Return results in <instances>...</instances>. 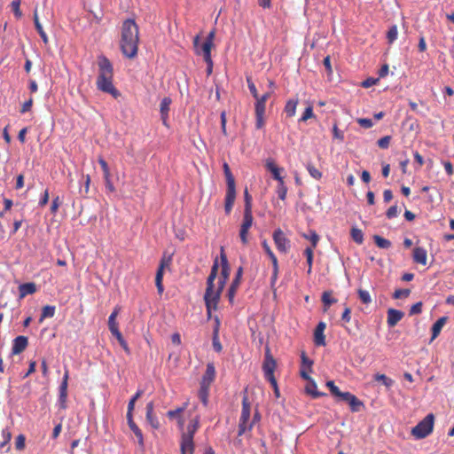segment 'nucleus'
<instances>
[{
    "mask_svg": "<svg viewBox=\"0 0 454 454\" xmlns=\"http://www.w3.org/2000/svg\"><path fill=\"white\" fill-rule=\"evenodd\" d=\"M351 319V309L348 307H345L344 311L341 315V320L345 323L350 322Z\"/></svg>",
    "mask_w": 454,
    "mask_h": 454,
    "instance_id": "64",
    "label": "nucleus"
},
{
    "mask_svg": "<svg viewBox=\"0 0 454 454\" xmlns=\"http://www.w3.org/2000/svg\"><path fill=\"white\" fill-rule=\"evenodd\" d=\"M265 168L272 175V177L277 181L284 180L282 173L284 172L283 168H279L272 159H267L265 162Z\"/></svg>",
    "mask_w": 454,
    "mask_h": 454,
    "instance_id": "11",
    "label": "nucleus"
},
{
    "mask_svg": "<svg viewBox=\"0 0 454 454\" xmlns=\"http://www.w3.org/2000/svg\"><path fill=\"white\" fill-rule=\"evenodd\" d=\"M277 249L283 254H286L290 249V240L286 237L281 229L274 231L272 235Z\"/></svg>",
    "mask_w": 454,
    "mask_h": 454,
    "instance_id": "7",
    "label": "nucleus"
},
{
    "mask_svg": "<svg viewBox=\"0 0 454 454\" xmlns=\"http://www.w3.org/2000/svg\"><path fill=\"white\" fill-rule=\"evenodd\" d=\"M208 388H209V387H205V386L200 385V388L199 391L200 399L204 403V405H207V403Z\"/></svg>",
    "mask_w": 454,
    "mask_h": 454,
    "instance_id": "47",
    "label": "nucleus"
},
{
    "mask_svg": "<svg viewBox=\"0 0 454 454\" xmlns=\"http://www.w3.org/2000/svg\"><path fill=\"white\" fill-rule=\"evenodd\" d=\"M403 312L395 309L387 310V323L389 327H394L403 317Z\"/></svg>",
    "mask_w": 454,
    "mask_h": 454,
    "instance_id": "20",
    "label": "nucleus"
},
{
    "mask_svg": "<svg viewBox=\"0 0 454 454\" xmlns=\"http://www.w3.org/2000/svg\"><path fill=\"white\" fill-rule=\"evenodd\" d=\"M421 310H422V302L419 301L411 307L410 315L419 314V313H421Z\"/></svg>",
    "mask_w": 454,
    "mask_h": 454,
    "instance_id": "61",
    "label": "nucleus"
},
{
    "mask_svg": "<svg viewBox=\"0 0 454 454\" xmlns=\"http://www.w3.org/2000/svg\"><path fill=\"white\" fill-rule=\"evenodd\" d=\"M247 86H248L249 91L252 94V96L254 98H258L259 94H258L257 89H256L254 83L253 82V81L251 80V78H247Z\"/></svg>",
    "mask_w": 454,
    "mask_h": 454,
    "instance_id": "58",
    "label": "nucleus"
},
{
    "mask_svg": "<svg viewBox=\"0 0 454 454\" xmlns=\"http://www.w3.org/2000/svg\"><path fill=\"white\" fill-rule=\"evenodd\" d=\"M326 386L327 387L329 388L330 392L332 393V395H333L334 396H337L338 395L340 394V390L339 389V387L334 384V382L333 380H329L327 381L326 383Z\"/></svg>",
    "mask_w": 454,
    "mask_h": 454,
    "instance_id": "60",
    "label": "nucleus"
},
{
    "mask_svg": "<svg viewBox=\"0 0 454 454\" xmlns=\"http://www.w3.org/2000/svg\"><path fill=\"white\" fill-rule=\"evenodd\" d=\"M154 404L153 402H150L146 404V419L149 424L155 429L159 428L160 424L153 413Z\"/></svg>",
    "mask_w": 454,
    "mask_h": 454,
    "instance_id": "22",
    "label": "nucleus"
},
{
    "mask_svg": "<svg viewBox=\"0 0 454 454\" xmlns=\"http://www.w3.org/2000/svg\"><path fill=\"white\" fill-rule=\"evenodd\" d=\"M255 112V127L261 129L264 126V114L265 111L254 110Z\"/></svg>",
    "mask_w": 454,
    "mask_h": 454,
    "instance_id": "41",
    "label": "nucleus"
},
{
    "mask_svg": "<svg viewBox=\"0 0 454 454\" xmlns=\"http://www.w3.org/2000/svg\"><path fill=\"white\" fill-rule=\"evenodd\" d=\"M55 315V307L51 305H46L42 309V314L39 318V323H42L47 317H52Z\"/></svg>",
    "mask_w": 454,
    "mask_h": 454,
    "instance_id": "27",
    "label": "nucleus"
},
{
    "mask_svg": "<svg viewBox=\"0 0 454 454\" xmlns=\"http://www.w3.org/2000/svg\"><path fill=\"white\" fill-rule=\"evenodd\" d=\"M357 123L364 128V129H370L373 126V122L371 119H368V118H359L357 119Z\"/></svg>",
    "mask_w": 454,
    "mask_h": 454,
    "instance_id": "56",
    "label": "nucleus"
},
{
    "mask_svg": "<svg viewBox=\"0 0 454 454\" xmlns=\"http://www.w3.org/2000/svg\"><path fill=\"white\" fill-rule=\"evenodd\" d=\"M306 392L315 398L322 395V393L317 390V384L312 379L308 381Z\"/></svg>",
    "mask_w": 454,
    "mask_h": 454,
    "instance_id": "29",
    "label": "nucleus"
},
{
    "mask_svg": "<svg viewBox=\"0 0 454 454\" xmlns=\"http://www.w3.org/2000/svg\"><path fill=\"white\" fill-rule=\"evenodd\" d=\"M200 35H196L193 39V46L197 54L203 55L205 62H211V49L212 44L209 43L204 42L201 47H199Z\"/></svg>",
    "mask_w": 454,
    "mask_h": 454,
    "instance_id": "10",
    "label": "nucleus"
},
{
    "mask_svg": "<svg viewBox=\"0 0 454 454\" xmlns=\"http://www.w3.org/2000/svg\"><path fill=\"white\" fill-rule=\"evenodd\" d=\"M199 428V419L196 417L192 419L187 426V431L182 434V436L190 435L193 439L196 431Z\"/></svg>",
    "mask_w": 454,
    "mask_h": 454,
    "instance_id": "24",
    "label": "nucleus"
},
{
    "mask_svg": "<svg viewBox=\"0 0 454 454\" xmlns=\"http://www.w3.org/2000/svg\"><path fill=\"white\" fill-rule=\"evenodd\" d=\"M434 416L433 413L427 414L411 429V434L416 439H423L428 436L434 429Z\"/></svg>",
    "mask_w": 454,
    "mask_h": 454,
    "instance_id": "5",
    "label": "nucleus"
},
{
    "mask_svg": "<svg viewBox=\"0 0 454 454\" xmlns=\"http://www.w3.org/2000/svg\"><path fill=\"white\" fill-rule=\"evenodd\" d=\"M221 258V275L217 281V287L215 289L214 281L217 276L218 272V261L215 260L214 264L211 268L210 274L207 280V289L204 295V300L206 303V307L208 314H210L212 309H216L217 303L220 299L221 293L229 278L231 268L228 262L227 256L224 253V249L222 247L220 252Z\"/></svg>",
    "mask_w": 454,
    "mask_h": 454,
    "instance_id": "1",
    "label": "nucleus"
},
{
    "mask_svg": "<svg viewBox=\"0 0 454 454\" xmlns=\"http://www.w3.org/2000/svg\"><path fill=\"white\" fill-rule=\"evenodd\" d=\"M307 170L308 172L309 173V175L317 179V180H319L321 177H322V173L321 171H319L313 164L311 163H309L307 165Z\"/></svg>",
    "mask_w": 454,
    "mask_h": 454,
    "instance_id": "45",
    "label": "nucleus"
},
{
    "mask_svg": "<svg viewBox=\"0 0 454 454\" xmlns=\"http://www.w3.org/2000/svg\"><path fill=\"white\" fill-rule=\"evenodd\" d=\"M36 292V286L33 282L21 284L19 286V298L23 299L28 294H33Z\"/></svg>",
    "mask_w": 454,
    "mask_h": 454,
    "instance_id": "21",
    "label": "nucleus"
},
{
    "mask_svg": "<svg viewBox=\"0 0 454 454\" xmlns=\"http://www.w3.org/2000/svg\"><path fill=\"white\" fill-rule=\"evenodd\" d=\"M215 369L213 363H208L207 364L206 372L202 377L200 385L205 387H210L211 383L215 380Z\"/></svg>",
    "mask_w": 454,
    "mask_h": 454,
    "instance_id": "14",
    "label": "nucleus"
},
{
    "mask_svg": "<svg viewBox=\"0 0 454 454\" xmlns=\"http://www.w3.org/2000/svg\"><path fill=\"white\" fill-rule=\"evenodd\" d=\"M322 301H323V303L325 305V310H327V309L333 303H335L337 301H336V299L332 298V293L330 291H325V292L323 293Z\"/></svg>",
    "mask_w": 454,
    "mask_h": 454,
    "instance_id": "34",
    "label": "nucleus"
},
{
    "mask_svg": "<svg viewBox=\"0 0 454 454\" xmlns=\"http://www.w3.org/2000/svg\"><path fill=\"white\" fill-rule=\"evenodd\" d=\"M398 214H399V209L396 205L391 206L386 213L387 217L389 219L396 217L398 215Z\"/></svg>",
    "mask_w": 454,
    "mask_h": 454,
    "instance_id": "59",
    "label": "nucleus"
},
{
    "mask_svg": "<svg viewBox=\"0 0 454 454\" xmlns=\"http://www.w3.org/2000/svg\"><path fill=\"white\" fill-rule=\"evenodd\" d=\"M104 180H105L106 190L109 192H115V188H114L112 181H111V175L107 176V177L104 176Z\"/></svg>",
    "mask_w": 454,
    "mask_h": 454,
    "instance_id": "63",
    "label": "nucleus"
},
{
    "mask_svg": "<svg viewBox=\"0 0 454 454\" xmlns=\"http://www.w3.org/2000/svg\"><path fill=\"white\" fill-rule=\"evenodd\" d=\"M251 414V405L248 401L247 395L242 398V410L239 423V435H242L247 431H250L253 427V423H248Z\"/></svg>",
    "mask_w": 454,
    "mask_h": 454,
    "instance_id": "6",
    "label": "nucleus"
},
{
    "mask_svg": "<svg viewBox=\"0 0 454 454\" xmlns=\"http://www.w3.org/2000/svg\"><path fill=\"white\" fill-rule=\"evenodd\" d=\"M224 176L226 178L227 189L225 194V203H224V210L227 215H229L233 207L235 199H236V184L235 178L231 171V168L227 162H224L223 165Z\"/></svg>",
    "mask_w": 454,
    "mask_h": 454,
    "instance_id": "4",
    "label": "nucleus"
},
{
    "mask_svg": "<svg viewBox=\"0 0 454 454\" xmlns=\"http://www.w3.org/2000/svg\"><path fill=\"white\" fill-rule=\"evenodd\" d=\"M315 248L313 247H306L305 250H304V255L306 256V259H307V263H308V273L309 274L311 272V270H312V263H313V251H314Z\"/></svg>",
    "mask_w": 454,
    "mask_h": 454,
    "instance_id": "39",
    "label": "nucleus"
},
{
    "mask_svg": "<svg viewBox=\"0 0 454 454\" xmlns=\"http://www.w3.org/2000/svg\"><path fill=\"white\" fill-rule=\"evenodd\" d=\"M98 75L97 78V88L117 98L121 94L114 85V68L110 60L104 55L98 57Z\"/></svg>",
    "mask_w": 454,
    "mask_h": 454,
    "instance_id": "3",
    "label": "nucleus"
},
{
    "mask_svg": "<svg viewBox=\"0 0 454 454\" xmlns=\"http://www.w3.org/2000/svg\"><path fill=\"white\" fill-rule=\"evenodd\" d=\"M374 378H375V380L381 381L387 387H390L393 384V380L391 379H389L388 377H387L385 374L378 373L374 376Z\"/></svg>",
    "mask_w": 454,
    "mask_h": 454,
    "instance_id": "50",
    "label": "nucleus"
},
{
    "mask_svg": "<svg viewBox=\"0 0 454 454\" xmlns=\"http://www.w3.org/2000/svg\"><path fill=\"white\" fill-rule=\"evenodd\" d=\"M32 106H33V98H30L28 100H27L23 103L22 107L20 109V113L25 114V113L30 111Z\"/></svg>",
    "mask_w": 454,
    "mask_h": 454,
    "instance_id": "62",
    "label": "nucleus"
},
{
    "mask_svg": "<svg viewBox=\"0 0 454 454\" xmlns=\"http://www.w3.org/2000/svg\"><path fill=\"white\" fill-rule=\"evenodd\" d=\"M269 258L270 259V261L272 262V267H273V272L271 275V282L275 283L276 280L278 279V259L274 254L271 255H269Z\"/></svg>",
    "mask_w": 454,
    "mask_h": 454,
    "instance_id": "33",
    "label": "nucleus"
},
{
    "mask_svg": "<svg viewBox=\"0 0 454 454\" xmlns=\"http://www.w3.org/2000/svg\"><path fill=\"white\" fill-rule=\"evenodd\" d=\"M13 205V202L12 200L4 198V208L0 209V218H3L5 215V213L9 210H11L12 207Z\"/></svg>",
    "mask_w": 454,
    "mask_h": 454,
    "instance_id": "49",
    "label": "nucleus"
},
{
    "mask_svg": "<svg viewBox=\"0 0 454 454\" xmlns=\"http://www.w3.org/2000/svg\"><path fill=\"white\" fill-rule=\"evenodd\" d=\"M139 42V29L134 20H126L121 26L120 48L122 54L128 59H134L137 55Z\"/></svg>",
    "mask_w": 454,
    "mask_h": 454,
    "instance_id": "2",
    "label": "nucleus"
},
{
    "mask_svg": "<svg viewBox=\"0 0 454 454\" xmlns=\"http://www.w3.org/2000/svg\"><path fill=\"white\" fill-rule=\"evenodd\" d=\"M187 407V403H184V405L180 408H177L176 410H170L167 412V416L170 419H177L178 417H181L182 416V413L184 411V410L186 409Z\"/></svg>",
    "mask_w": 454,
    "mask_h": 454,
    "instance_id": "36",
    "label": "nucleus"
},
{
    "mask_svg": "<svg viewBox=\"0 0 454 454\" xmlns=\"http://www.w3.org/2000/svg\"><path fill=\"white\" fill-rule=\"evenodd\" d=\"M244 199H245V209L244 211H252V197L248 193L247 189L244 192Z\"/></svg>",
    "mask_w": 454,
    "mask_h": 454,
    "instance_id": "51",
    "label": "nucleus"
},
{
    "mask_svg": "<svg viewBox=\"0 0 454 454\" xmlns=\"http://www.w3.org/2000/svg\"><path fill=\"white\" fill-rule=\"evenodd\" d=\"M298 99H289L285 106V113L287 117L295 115Z\"/></svg>",
    "mask_w": 454,
    "mask_h": 454,
    "instance_id": "25",
    "label": "nucleus"
},
{
    "mask_svg": "<svg viewBox=\"0 0 454 454\" xmlns=\"http://www.w3.org/2000/svg\"><path fill=\"white\" fill-rule=\"evenodd\" d=\"M98 163L101 166V168H102L103 173H104V176L107 177V176H110L111 173H110V169H109V167L107 165V162L102 157L98 158Z\"/></svg>",
    "mask_w": 454,
    "mask_h": 454,
    "instance_id": "57",
    "label": "nucleus"
},
{
    "mask_svg": "<svg viewBox=\"0 0 454 454\" xmlns=\"http://www.w3.org/2000/svg\"><path fill=\"white\" fill-rule=\"evenodd\" d=\"M410 294V289H396L393 294V298L401 299L403 297H408Z\"/></svg>",
    "mask_w": 454,
    "mask_h": 454,
    "instance_id": "52",
    "label": "nucleus"
},
{
    "mask_svg": "<svg viewBox=\"0 0 454 454\" xmlns=\"http://www.w3.org/2000/svg\"><path fill=\"white\" fill-rule=\"evenodd\" d=\"M195 445L193 439L188 436H181L180 450L181 454H194Z\"/></svg>",
    "mask_w": 454,
    "mask_h": 454,
    "instance_id": "16",
    "label": "nucleus"
},
{
    "mask_svg": "<svg viewBox=\"0 0 454 454\" xmlns=\"http://www.w3.org/2000/svg\"><path fill=\"white\" fill-rule=\"evenodd\" d=\"M171 103V98L169 97H165L164 98H162L160 105V117L165 126L168 125V112L170 109Z\"/></svg>",
    "mask_w": 454,
    "mask_h": 454,
    "instance_id": "19",
    "label": "nucleus"
},
{
    "mask_svg": "<svg viewBox=\"0 0 454 454\" xmlns=\"http://www.w3.org/2000/svg\"><path fill=\"white\" fill-rule=\"evenodd\" d=\"M413 262L425 266L427 262V252L424 247H417L412 252Z\"/></svg>",
    "mask_w": 454,
    "mask_h": 454,
    "instance_id": "18",
    "label": "nucleus"
},
{
    "mask_svg": "<svg viewBox=\"0 0 454 454\" xmlns=\"http://www.w3.org/2000/svg\"><path fill=\"white\" fill-rule=\"evenodd\" d=\"M69 372L65 370L62 381L59 387V406L62 410H66L67 401V387H68Z\"/></svg>",
    "mask_w": 454,
    "mask_h": 454,
    "instance_id": "8",
    "label": "nucleus"
},
{
    "mask_svg": "<svg viewBox=\"0 0 454 454\" xmlns=\"http://www.w3.org/2000/svg\"><path fill=\"white\" fill-rule=\"evenodd\" d=\"M270 97V92L264 93L261 97L258 96V98H255L256 102L254 104V110L265 111L266 102Z\"/></svg>",
    "mask_w": 454,
    "mask_h": 454,
    "instance_id": "26",
    "label": "nucleus"
},
{
    "mask_svg": "<svg viewBox=\"0 0 454 454\" xmlns=\"http://www.w3.org/2000/svg\"><path fill=\"white\" fill-rule=\"evenodd\" d=\"M373 239L376 246L380 248L388 249L391 247V242L381 236L374 235Z\"/></svg>",
    "mask_w": 454,
    "mask_h": 454,
    "instance_id": "30",
    "label": "nucleus"
},
{
    "mask_svg": "<svg viewBox=\"0 0 454 454\" xmlns=\"http://www.w3.org/2000/svg\"><path fill=\"white\" fill-rule=\"evenodd\" d=\"M254 217L252 211H244V217L241 226L250 229L253 224Z\"/></svg>",
    "mask_w": 454,
    "mask_h": 454,
    "instance_id": "40",
    "label": "nucleus"
},
{
    "mask_svg": "<svg viewBox=\"0 0 454 454\" xmlns=\"http://www.w3.org/2000/svg\"><path fill=\"white\" fill-rule=\"evenodd\" d=\"M243 274L242 267H239L236 272L235 278L232 280V283L228 290V298L231 302L233 301L236 291L240 284V279Z\"/></svg>",
    "mask_w": 454,
    "mask_h": 454,
    "instance_id": "15",
    "label": "nucleus"
},
{
    "mask_svg": "<svg viewBox=\"0 0 454 454\" xmlns=\"http://www.w3.org/2000/svg\"><path fill=\"white\" fill-rule=\"evenodd\" d=\"M249 229L240 226L239 231V238L243 245H247L248 243L247 234H248Z\"/></svg>",
    "mask_w": 454,
    "mask_h": 454,
    "instance_id": "55",
    "label": "nucleus"
},
{
    "mask_svg": "<svg viewBox=\"0 0 454 454\" xmlns=\"http://www.w3.org/2000/svg\"><path fill=\"white\" fill-rule=\"evenodd\" d=\"M129 428L136 435L139 446L143 449L145 447L144 443V436L142 431L139 429V427L137 426V424L130 425Z\"/></svg>",
    "mask_w": 454,
    "mask_h": 454,
    "instance_id": "32",
    "label": "nucleus"
},
{
    "mask_svg": "<svg viewBox=\"0 0 454 454\" xmlns=\"http://www.w3.org/2000/svg\"><path fill=\"white\" fill-rule=\"evenodd\" d=\"M28 344V340L25 336H18L13 340L12 353L19 355L23 352Z\"/></svg>",
    "mask_w": 454,
    "mask_h": 454,
    "instance_id": "17",
    "label": "nucleus"
},
{
    "mask_svg": "<svg viewBox=\"0 0 454 454\" xmlns=\"http://www.w3.org/2000/svg\"><path fill=\"white\" fill-rule=\"evenodd\" d=\"M2 437L3 441L0 442V449H3L4 446H6L12 440V433L9 428H4L2 430Z\"/></svg>",
    "mask_w": 454,
    "mask_h": 454,
    "instance_id": "42",
    "label": "nucleus"
},
{
    "mask_svg": "<svg viewBox=\"0 0 454 454\" xmlns=\"http://www.w3.org/2000/svg\"><path fill=\"white\" fill-rule=\"evenodd\" d=\"M302 237L310 241L311 246L309 247H317L319 241V236L315 231H310L309 234H303Z\"/></svg>",
    "mask_w": 454,
    "mask_h": 454,
    "instance_id": "37",
    "label": "nucleus"
},
{
    "mask_svg": "<svg viewBox=\"0 0 454 454\" xmlns=\"http://www.w3.org/2000/svg\"><path fill=\"white\" fill-rule=\"evenodd\" d=\"M326 325L325 322H319L314 331V342L316 346H325V336L324 334Z\"/></svg>",
    "mask_w": 454,
    "mask_h": 454,
    "instance_id": "12",
    "label": "nucleus"
},
{
    "mask_svg": "<svg viewBox=\"0 0 454 454\" xmlns=\"http://www.w3.org/2000/svg\"><path fill=\"white\" fill-rule=\"evenodd\" d=\"M398 35V29L396 25H393L389 27L387 33V39L388 43H393Z\"/></svg>",
    "mask_w": 454,
    "mask_h": 454,
    "instance_id": "38",
    "label": "nucleus"
},
{
    "mask_svg": "<svg viewBox=\"0 0 454 454\" xmlns=\"http://www.w3.org/2000/svg\"><path fill=\"white\" fill-rule=\"evenodd\" d=\"M20 0H13L11 4L12 12L17 19H20L22 17V12L20 11Z\"/></svg>",
    "mask_w": 454,
    "mask_h": 454,
    "instance_id": "46",
    "label": "nucleus"
},
{
    "mask_svg": "<svg viewBox=\"0 0 454 454\" xmlns=\"http://www.w3.org/2000/svg\"><path fill=\"white\" fill-rule=\"evenodd\" d=\"M348 403L349 404L351 411L354 412L359 411L364 406V403L356 395H353Z\"/></svg>",
    "mask_w": 454,
    "mask_h": 454,
    "instance_id": "35",
    "label": "nucleus"
},
{
    "mask_svg": "<svg viewBox=\"0 0 454 454\" xmlns=\"http://www.w3.org/2000/svg\"><path fill=\"white\" fill-rule=\"evenodd\" d=\"M26 437L24 434H19L15 440V448L18 450H22L25 448Z\"/></svg>",
    "mask_w": 454,
    "mask_h": 454,
    "instance_id": "53",
    "label": "nucleus"
},
{
    "mask_svg": "<svg viewBox=\"0 0 454 454\" xmlns=\"http://www.w3.org/2000/svg\"><path fill=\"white\" fill-rule=\"evenodd\" d=\"M358 297L364 304H369L372 302V298L368 291L364 289L357 290Z\"/></svg>",
    "mask_w": 454,
    "mask_h": 454,
    "instance_id": "43",
    "label": "nucleus"
},
{
    "mask_svg": "<svg viewBox=\"0 0 454 454\" xmlns=\"http://www.w3.org/2000/svg\"><path fill=\"white\" fill-rule=\"evenodd\" d=\"M276 192L281 200H285L286 199L287 187L284 180L278 182Z\"/></svg>",
    "mask_w": 454,
    "mask_h": 454,
    "instance_id": "28",
    "label": "nucleus"
},
{
    "mask_svg": "<svg viewBox=\"0 0 454 454\" xmlns=\"http://www.w3.org/2000/svg\"><path fill=\"white\" fill-rule=\"evenodd\" d=\"M447 321L446 317H440L432 326V340L435 339L441 333Z\"/></svg>",
    "mask_w": 454,
    "mask_h": 454,
    "instance_id": "23",
    "label": "nucleus"
},
{
    "mask_svg": "<svg viewBox=\"0 0 454 454\" xmlns=\"http://www.w3.org/2000/svg\"><path fill=\"white\" fill-rule=\"evenodd\" d=\"M166 266H168V262L165 261V259H162L160 261V263L159 268L156 272L155 285H156L157 291H158L159 294H161L164 291L162 280H163L164 269Z\"/></svg>",
    "mask_w": 454,
    "mask_h": 454,
    "instance_id": "13",
    "label": "nucleus"
},
{
    "mask_svg": "<svg viewBox=\"0 0 454 454\" xmlns=\"http://www.w3.org/2000/svg\"><path fill=\"white\" fill-rule=\"evenodd\" d=\"M301 368H307L309 372H312L313 361L307 356L305 352L301 353Z\"/></svg>",
    "mask_w": 454,
    "mask_h": 454,
    "instance_id": "44",
    "label": "nucleus"
},
{
    "mask_svg": "<svg viewBox=\"0 0 454 454\" xmlns=\"http://www.w3.org/2000/svg\"><path fill=\"white\" fill-rule=\"evenodd\" d=\"M277 367V363L272 355L270 354V350L269 348H266L264 361L262 364V371L264 373V377H271L274 376V372Z\"/></svg>",
    "mask_w": 454,
    "mask_h": 454,
    "instance_id": "9",
    "label": "nucleus"
},
{
    "mask_svg": "<svg viewBox=\"0 0 454 454\" xmlns=\"http://www.w3.org/2000/svg\"><path fill=\"white\" fill-rule=\"evenodd\" d=\"M390 141H391V137L390 136H385V137L380 138L378 140L377 144H378L380 148L387 149L389 146Z\"/></svg>",
    "mask_w": 454,
    "mask_h": 454,
    "instance_id": "54",
    "label": "nucleus"
},
{
    "mask_svg": "<svg viewBox=\"0 0 454 454\" xmlns=\"http://www.w3.org/2000/svg\"><path fill=\"white\" fill-rule=\"evenodd\" d=\"M350 234H351L352 239L356 243L361 245L364 242V233H363L362 230L353 227L351 229Z\"/></svg>",
    "mask_w": 454,
    "mask_h": 454,
    "instance_id": "31",
    "label": "nucleus"
},
{
    "mask_svg": "<svg viewBox=\"0 0 454 454\" xmlns=\"http://www.w3.org/2000/svg\"><path fill=\"white\" fill-rule=\"evenodd\" d=\"M312 117H314L313 107L309 105L308 107H306L299 121L304 122Z\"/></svg>",
    "mask_w": 454,
    "mask_h": 454,
    "instance_id": "48",
    "label": "nucleus"
}]
</instances>
